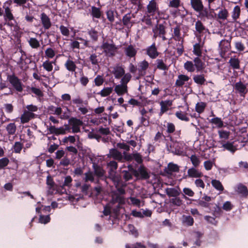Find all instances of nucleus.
Masks as SVG:
<instances>
[{"instance_id": "nucleus-61", "label": "nucleus", "mask_w": 248, "mask_h": 248, "mask_svg": "<svg viewBox=\"0 0 248 248\" xmlns=\"http://www.w3.org/2000/svg\"><path fill=\"white\" fill-rule=\"evenodd\" d=\"M123 177L125 181H128L132 179L133 173L127 170H123Z\"/></svg>"}, {"instance_id": "nucleus-4", "label": "nucleus", "mask_w": 248, "mask_h": 248, "mask_svg": "<svg viewBox=\"0 0 248 248\" xmlns=\"http://www.w3.org/2000/svg\"><path fill=\"white\" fill-rule=\"evenodd\" d=\"M7 80L17 92H21L23 91L22 83L15 75L8 76Z\"/></svg>"}, {"instance_id": "nucleus-15", "label": "nucleus", "mask_w": 248, "mask_h": 248, "mask_svg": "<svg viewBox=\"0 0 248 248\" xmlns=\"http://www.w3.org/2000/svg\"><path fill=\"white\" fill-rule=\"evenodd\" d=\"M108 156L118 161H121L123 159L122 153L115 149H110Z\"/></svg>"}, {"instance_id": "nucleus-48", "label": "nucleus", "mask_w": 248, "mask_h": 248, "mask_svg": "<svg viewBox=\"0 0 248 248\" xmlns=\"http://www.w3.org/2000/svg\"><path fill=\"white\" fill-rule=\"evenodd\" d=\"M167 132L168 134H171L175 130V126L172 123H167L166 124Z\"/></svg>"}, {"instance_id": "nucleus-42", "label": "nucleus", "mask_w": 248, "mask_h": 248, "mask_svg": "<svg viewBox=\"0 0 248 248\" xmlns=\"http://www.w3.org/2000/svg\"><path fill=\"white\" fill-rule=\"evenodd\" d=\"M94 171L95 175L98 177L103 176L105 173L104 170L101 167L93 165Z\"/></svg>"}, {"instance_id": "nucleus-50", "label": "nucleus", "mask_w": 248, "mask_h": 248, "mask_svg": "<svg viewBox=\"0 0 248 248\" xmlns=\"http://www.w3.org/2000/svg\"><path fill=\"white\" fill-rule=\"evenodd\" d=\"M104 79L102 76L97 75L94 79L95 85L97 86H100L103 84Z\"/></svg>"}, {"instance_id": "nucleus-6", "label": "nucleus", "mask_w": 248, "mask_h": 248, "mask_svg": "<svg viewBox=\"0 0 248 248\" xmlns=\"http://www.w3.org/2000/svg\"><path fill=\"white\" fill-rule=\"evenodd\" d=\"M11 4V1H7L4 3L3 8L4 9V18L5 20L9 21L14 19V16L9 6Z\"/></svg>"}, {"instance_id": "nucleus-51", "label": "nucleus", "mask_w": 248, "mask_h": 248, "mask_svg": "<svg viewBox=\"0 0 248 248\" xmlns=\"http://www.w3.org/2000/svg\"><path fill=\"white\" fill-rule=\"evenodd\" d=\"M168 168L169 171L171 172H178L179 170V166L172 163H170L168 165Z\"/></svg>"}, {"instance_id": "nucleus-47", "label": "nucleus", "mask_w": 248, "mask_h": 248, "mask_svg": "<svg viewBox=\"0 0 248 248\" xmlns=\"http://www.w3.org/2000/svg\"><path fill=\"white\" fill-rule=\"evenodd\" d=\"M131 78V75L130 74L127 73L126 74H124L123 77L121 80V83L123 85H127V84L130 81Z\"/></svg>"}, {"instance_id": "nucleus-63", "label": "nucleus", "mask_w": 248, "mask_h": 248, "mask_svg": "<svg viewBox=\"0 0 248 248\" xmlns=\"http://www.w3.org/2000/svg\"><path fill=\"white\" fill-rule=\"evenodd\" d=\"M116 146L117 148L124 150L126 151H128L130 149L129 146L124 142L118 143L117 144Z\"/></svg>"}, {"instance_id": "nucleus-35", "label": "nucleus", "mask_w": 248, "mask_h": 248, "mask_svg": "<svg viewBox=\"0 0 248 248\" xmlns=\"http://www.w3.org/2000/svg\"><path fill=\"white\" fill-rule=\"evenodd\" d=\"M182 221L186 225L191 226L193 225L194 219L190 216H183Z\"/></svg>"}, {"instance_id": "nucleus-14", "label": "nucleus", "mask_w": 248, "mask_h": 248, "mask_svg": "<svg viewBox=\"0 0 248 248\" xmlns=\"http://www.w3.org/2000/svg\"><path fill=\"white\" fill-rule=\"evenodd\" d=\"M202 176V173L195 167H192L187 170V176L190 178H200Z\"/></svg>"}, {"instance_id": "nucleus-16", "label": "nucleus", "mask_w": 248, "mask_h": 248, "mask_svg": "<svg viewBox=\"0 0 248 248\" xmlns=\"http://www.w3.org/2000/svg\"><path fill=\"white\" fill-rule=\"evenodd\" d=\"M127 86L122 84L117 85L115 86L114 91L118 95H123L127 93Z\"/></svg>"}, {"instance_id": "nucleus-11", "label": "nucleus", "mask_w": 248, "mask_h": 248, "mask_svg": "<svg viewBox=\"0 0 248 248\" xmlns=\"http://www.w3.org/2000/svg\"><path fill=\"white\" fill-rule=\"evenodd\" d=\"M147 54L151 58L155 59L158 56V52L155 46V43L153 44L151 46L146 49Z\"/></svg>"}, {"instance_id": "nucleus-7", "label": "nucleus", "mask_w": 248, "mask_h": 248, "mask_svg": "<svg viewBox=\"0 0 248 248\" xmlns=\"http://www.w3.org/2000/svg\"><path fill=\"white\" fill-rule=\"evenodd\" d=\"M69 124L72 126V132L78 133L80 131V127L82 125L83 122L79 119L71 118L69 120Z\"/></svg>"}, {"instance_id": "nucleus-32", "label": "nucleus", "mask_w": 248, "mask_h": 248, "mask_svg": "<svg viewBox=\"0 0 248 248\" xmlns=\"http://www.w3.org/2000/svg\"><path fill=\"white\" fill-rule=\"evenodd\" d=\"M175 116L177 117V118L182 121L188 122L189 120L187 113L183 112L182 111H177L175 113Z\"/></svg>"}, {"instance_id": "nucleus-26", "label": "nucleus", "mask_w": 248, "mask_h": 248, "mask_svg": "<svg viewBox=\"0 0 248 248\" xmlns=\"http://www.w3.org/2000/svg\"><path fill=\"white\" fill-rule=\"evenodd\" d=\"M193 79L196 84L201 85L204 84L206 81L204 75L203 74L194 75Z\"/></svg>"}, {"instance_id": "nucleus-13", "label": "nucleus", "mask_w": 248, "mask_h": 248, "mask_svg": "<svg viewBox=\"0 0 248 248\" xmlns=\"http://www.w3.org/2000/svg\"><path fill=\"white\" fill-rule=\"evenodd\" d=\"M137 172H138V175H135L137 177H140L143 179H147L150 177L149 174L147 171V169L143 166H140L138 170H137Z\"/></svg>"}, {"instance_id": "nucleus-29", "label": "nucleus", "mask_w": 248, "mask_h": 248, "mask_svg": "<svg viewBox=\"0 0 248 248\" xmlns=\"http://www.w3.org/2000/svg\"><path fill=\"white\" fill-rule=\"evenodd\" d=\"M65 66L68 71L71 72L75 71L77 68L75 63L70 59L66 61L65 63Z\"/></svg>"}, {"instance_id": "nucleus-64", "label": "nucleus", "mask_w": 248, "mask_h": 248, "mask_svg": "<svg viewBox=\"0 0 248 248\" xmlns=\"http://www.w3.org/2000/svg\"><path fill=\"white\" fill-rule=\"evenodd\" d=\"M213 164L214 162L210 160L206 161L203 163L204 167L205 170H209L212 169L213 166Z\"/></svg>"}, {"instance_id": "nucleus-10", "label": "nucleus", "mask_w": 248, "mask_h": 248, "mask_svg": "<svg viewBox=\"0 0 248 248\" xmlns=\"http://www.w3.org/2000/svg\"><path fill=\"white\" fill-rule=\"evenodd\" d=\"M172 104V101L170 100L161 101L160 102L161 108L159 115L161 116L163 113L167 111L170 109V108Z\"/></svg>"}, {"instance_id": "nucleus-27", "label": "nucleus", "mask_w": 248, "mask_h": 248, "mask_svg": "<svg viewBox=\"0 0 248 248\" xmlns=\"http://www.w3.org/2000/svg\"><path fill=\"white\" fill-rule=\"evenodd\" d=\"M229 63L233 69H239L240 68V61L236 57H232L229 60Z\"/></svg>"}, {"instance_id": "nucleus-31", "label": "nucleus", "mask_w": 248, "mask_h": 248, "mask_svg": "<svg viewBox=\"0 0 248 248\" xmlns=\"http://www.w3.org/2000/svg\"><path fill=\"white\" fill-rule=\"evenodd\" d=\"M222 146L224 148V150H227L232 153H234L236 150V148L233 146V143L232 142H227L222 143Z\"/></svg>"}, {"instance_id": "nucleus-52", "label": "nucleus", "mask_w": 248, "mask_h": 248, "mask_svg": "<svg viewBox=\"0 0 248 248\" xmlns=\"http://www.w3.org/2000/svg\"><path fill=\"white\" fill-rule=\"evenodd\" d=\"M92 15L96 18H99L101 16V12L100 9L94 6L92 7Z\"/></svg>"}, {"instance_id": "nucleus-25", "label": "nucleus", "mask_w": 248, "mask_h": 248, "mask_svg": "<svg viewBox=\"0 0 248 248\" xmlns=\"http://www.w3.org/2000/svg\"><path fill=\"white\" fill-rule=\"evenodd\" d=\"M229 16V12L225 8H221L218 14H217V17L218 19H221L222 20H225L227 19Z\"/></svg>"}, {"instance_id": "nucleus-36", "label": "nucleus", "mask_w": 248, "mask_h": 248, "mask_svg": "<svg viewBox=\"0 0 248 248\" xmlns=\"http://www.w3.org/2000/svg\"><path fill=\"white\" fill-rule=\"evenodd\" d=\"M236 191L239 194L247 196L248 195V190L247 187L242 185H239L237 187Z\"/></svg>"}, {"instance_id": "nucleus-57", "label": "nucleus", "mask_w": 248, "mask_h": 248, "mask_svg": "<svg viewBox=\"0 0 248 248\" xmlns=\"http://www.w3.org/2000/svg\"><path fill=\"white\" fill-rule=\"evenodd\" d=\"M180 5V0H171L170 1L169 6L170 7L177 8Z\"/></svg>"}, {"instance_id": "nucleus-19", "label": "nucleus", "mask_w": 248, "mask_h": 248, "mask_svg": "<svg viewBox=\"0 0 248 248\" xmlns=\"http://www.w3.org/2000/svg\"><path fill=\"white\" fill-rule=\"evenodd\" d=\"M112 73L116 78H120L125 73L124 69L121 66L117 65L114 67Z\"/></svg>"}, {"instance_id": "nucleus-62", "label": "nucleus", "mask_w": 248, "mask_h": 248, "mask_svg": "<svg viewBox=\"0 0 248 248\" xmlns=\"http://www.w3.org/2000/svg\"><path fill=\"white\" fill-rule=\"evenodd\" d=\"M22 147L23 145L20 142H16L14 146V151L16 153H20L22 149Z\"/></svg>"}, {"instance_id": "nucleus-59", "label": "nucleus", "mask_w": 248, "mask_h": 248, "mask_svg": "<svg viewBox=\"0 0 248 248\" xmlns=\"http://www.w3.org/2000/svg\"><path fill=\"white\" fill-rule=\"evenodd\" d=\"M60 30L61 33L65 36H68L69 35L70 31L69 29L63 25L60 27Z\"/></svg>"}, {"instance_id": "nucleus-55", "label": "nucleus", "mask_w": 248, "mask_h": 248, "mask_svg": "<svg viewBox=\"0 0 248 248\" xmlns=\"http://www.w3.org/2000/svg\"><path fill=\"white\" fill-rule=\"evenodd\" d=\"M230 134V133L229 131L224 130H220L218 131L219 138L221 139H224L225 140L228 139Z\"/></svg>"}, {"instance_id": "nucleus-40", "label": "nucleus", "mask_w": 248, "mask_h": 248, "mask_svg": "<svg viewBox=\"0 0 248 248\" xmlns=\"http://www.w3.org/2000/svg\"><path fill=\"white\" fill-rule=\"evenodd\" d=\"M113 91L112 87H106L103 88L99 94L102 97H106L109 95Z\"/></svg>"}, {"instance_id": "nucleus-1", "label": "nucleus", "mask_w": 248, "mask_h": 248, "mask_svg": "<svg viewBox=\"0 0 248 248\" xmlns=\"http://www.w3.org/2000/svg\"><path fill=\"white\" fill-rule=\"evenodd\" d=\"M193 62L187 61L184 64V67L186 70L188 72L192 73L194 72L195 70L197 72H200L202 71L204 68V63L202 60L198 57L195 58Z\"/></svg>"}, {"instance_id": "nucleus-18", "label": "nucleus", "mask_w": 248, "mask_h": 248, "mask_svg": "<svg viewBox=\"0 0 248 248\" xmlns=\"http://www.w3.org/2000/svg\"><path fill=\"white\" fill-rule=\"evenodd\" d=\"M192 7L197 12L202 11L203 5L201 0H190Z\"/></svg>"}, {"instance_id": "nucleus-54", "label": "nucleus", "mask_w": 248, "mask_h": 248, "mask_svg": "<svg viewBox=\"0 0 248 248\" xmlns=\"http://www.w3.org/2000/svg\"><path fill=\"white\" fill-rule=\"evenodd\" d=\"M157 68L163 70H166L168 69V67L167 65L164 63L163 60H157Z\"/></svg>"}, {"instance_id": "nucleus-38", "label": "nucleus", "mask_w": 248, "mask_h": 248, "mask_svg": "<svg viewBox=\"0 0 248 248\" xmlns=\"http://www.w3.org/2000/svg\"><path fill=\"white\" fill-rule=\"evenodd\" d=\"M173 38L175 40L180 41L181 43L183 42L182 38L181 37L180 29L178 27L174 28Z\"/></svg>"}, {"instance_id": "nucleus-3", "label": "nucleus", "mask_w": 248, "mask_h": 248, "mask_svg": "<svg viewBox=\"0 0 248 248\" xmlns=\"http://www.w3.org/2000/svg\"><path fill=\"white\" fill-rule=\"evenodd\" d=\"M110 178L114 181V184L117 185L120 179L116 175V170L118 167L117 163L114 161H110L108 164Z\"/></svg>"}, {"instance_id": "nucleus-23", "label": "nucleus", "mask_w": 248, "mask_h": 248, "mask_svg": "<svg viewBox=\"0 0 248 248\" xmlns=\"http://www.w3.org/2000/svg\"><path fill=\"white\" fill-rule=\"evenodd\" d=\"M157 11L158 9L156 6V3L153 0L150 1L147 5V12L153 16Z\"/></svg>"}, {"instance_id": "nucleus-33", "label": "nucleus", "mask_w": 248, "mask_h": 248, "mask_svg": "<svg viewBox=\"0 0 248 248\" xmlns=\"http://www.w3.org/2000/svg\"><path fill=\"white\" fill-rule=\"evenodd\" d=\"M190 159L194 167L197 168L200 166L201 164L200 158L196 155H191Z\"/></svg>"}, {"instance_id": "nucleus-20", "label": "nucleus", "mask_w": 248, "mask_h": 248, "mask_svg": "<svg viewBox=\"0 0 248 248\" xmlns=\"http://www.w3.org/2000/svg\"><path fill=\"white\" fill-rule=\"evenodd\" d=\"M247 84H245L241 81L235 83V89L239 93L245 94L247 92Z\"/></svg>"}, {"instance_id": "nucleus-56", "label": "nucleus", "mask_w": 248, "mask_h": 248, "mask_svg": "<svg viewBox=\"0 0 248 248\" xmlns=\"http://www.w3.org/2000/svg\"><path fill=\"white\" fill-rule=\"evenodd\" d=\"M85 181L88 182L89 181L93 182L94 181V175L93 173L90 171L85 173Z\"/></svg>"}, {"instance_id": "nucleus-39", "label": "nucleus", "mask_w": 248, "mask_h": 248, "mask_svg": "<svg viewBox=\"0 0 248 248\" xmlns=\"http://www.w3.org/2000/svg\"><path fill=\"white\" fill-rule=\"evenodd\" d=\"M206 106V104L205 103L202 102H198L196 105L195 110L198 113H201L204 111Z\"/></svg>"}, {"instance_id": "nucleus-12", "label": "nucleus", "mask_w": 248, "mask_h": 248, "mask_svg": "<svg viewBox=\"0 0 248 248\" xmlns=\"http://www.w3.org/2000/svg\"><path fill=\"white\" fill-rule=\"evenodd\" d=\"M40 18L41 23L44 29L46 30L49 29L51 26V22L48 16L46 14L43 13L41 15Z\"/></svg>"}, {"instance_id": "nucleus-24", "label": "nucleus", "mask_w": 248, "mask_h": 248, "mask_svg": "<svg viewBox=\"0 0 248 248\" xmlns=\"http://www.w3.org/2000/svg\"><path fill=\"white\" fill-rule=\"evenodd\" d=\"M56 60L54 61H49V60H46L43 63L42 66L44 69L46 71L51 72L53 70V64H56Z\"/></svg>"}, {"instance_id": "nucleus-17", "label": "nucleus", "mask_w": 248, "mask_h": 248, "mask_svg": "<svg viewBox=\"0 0 248 248\" xmlns=\"http://www.w3.org/2000/svg\"><path fill=\"white\" fill-rule=\"evenodd\" d=\"M126 56L129 58L134 57L137 54V50L132 45H129L124 48Z\"/></svg>"}, {"instance_id": "nucleus-37", "label": "nucleus", "mask_w": 248, "mask_h": 248, "mask_svg": "<svg viewBox=\"0 0 248 248\" xmlns=\"http://www.w3.org/2000/svg\"><path fill=\"white\" fill-rule=\"evenodd\" d=\"M211 184L217 190L222 191L224 190L223 186L219 181L216 179L213 180L211 181Z\"/></svg>"}, {"instance_id": "nucleus-58", "label": "nucleus", "mask_w": 248, "mask_h": 248, "mask_svg": "<svg viewBox=\"0 0 248 248\" xmlns=\"http://www.w3.org/2000/svg\"><path fill=\"white\" fill-rule=\"evenodd\" d=\"M131 16L130 14H127L125 15L123 18V21L124 23V24L129 26L131 25L130 24V20H131Z\"/></svg>"}, {"instance_id": "nucleus-60", "label": "nucleus", "mask_w": 248, "mask_h": 248, "mask_svg": "<svg viewBox=\"0 0 248 248\" xmlns=\"http://www.w3.org/2000/svg\"><path fill=\"white\" fill-rule=\"evenodd\" d=\"M133 159L139 164L141 163L143 161L142 156L138 153H133Z\"/></svg>"}, {"instance_id": "nucleus-34", "label": "nucleus", "mask_w": 248, "mask_h": 248, "mask_svg": "<svg viewBox=\"0 0 248 248\" xmlns=\"http://www.w3.org/2000/svg\"><path fill=\"white\" fill-rule=\"evenodd\" d=\"M240 15V8L239 6H235L232 12V17L233 21H236L239 17Z\"/></svg>"}, {"instance_id": "nucleus-53", "label": "nucleus", "mask_w": 248, "mask_h": 248, "mask_svg": "<svg viewBox=\"0 0 248 248\" xmlns=\"http://www.w3.org/2000/svg\"><path fill=\"white\" fill-rule=\"evenodd\" d=\"M171 202L174 205L180 206L183 204V201L180 198L175 197L171 200Z\"/></svg>"}, {"instance_id": "nucleus-49", "label": "nucleus", "mask_w": 248, "mask_h": 248, "mask_svg": "<svg viewBox=\"0 0 248 248\" xmlns=\"http://www.w3.org/2000/svg\"><path fill=\"white\" fill-rule=\"evenodd\" d=\"M183 191L184 193L183 197L186 199L187 197L185 195H187L189 197H193L194 195V191L189 188L185 187L183 189Z\"/></svg>"}, {"instance_id": "nucleus-21", "label": "nucleus", "mask_w": 248, "mask_h": 248, "mask_svg": "<svg viewBox=\"0 0 248 248\" xmlns=\"http://www.w3.org/2000/svg\"><path fill=\"white\" fill-rule=\"evenodd\" d=\"M165 191L169 197H175L180 194V189L178 187L177 188H167Z\"/></svg>"}, {"instance_id": "nucleus-5", "label": "nucleus", "mask_w": 248, "mask_h": 248, "mask_svg": "<svg viewBox=\"0 0 248 248\" xmlns=\"http://www.w3.org/2000/svg\"><path fill=\"white\" fill-rule=\"evenodd\" d=\"M101 47L106 54L109 57L115 55L118 49V47L114 44L108 42L103 43Z\"/></svg>"}, {"instance_id": "nucleus-22", "label": "nucleus", "mask_w": 248, "mask_h": 248, "mask_svg": "<svg viewBox=\"0 0 248 248\" xmlns=\"http://www.w3.org/2000/svg\"><path fill=\"white\" fill-rule=\"evenodd\" d=\"M189 79V77L185 75H180L175 82V85L178 87H181L184 85L186 82Z\"/></svg>"}, {"instance_id": "nucleus-30", "label": "nucleus", "mask_w": 248, "mask_h": 248, "mask_svg": "<svg viewBox=\"0 0 248 248\" xmlns=\"http://www.w3.org/2000/svg\"><path fill=\"white\" fill-rule=\"evenodd\" d=\"M30 46L34 49H37L40 46L39 41L35 38H30L28 40Z\"/></svg>"}, {"instance_id": "nucleus-43", "label": "nucleus", "mask_w": 248, "mask_h": 248, "mask_svg": "<svg viewBox=\"0 0 248 248\" xmlns=\"http://www.w3.org/2000/svg\"><path fill=\"white\" fill-rule=\"evenodd\" d=\"M211 122L216 125L218 128L222 127L223 125V123L220 118L216 117L211 119Z\"/></svg>"}, {"instance_id": "nucleus-8", "label": "nucleus", "mask_w": 248, "mask_h": 248, "mask_svg": "<svg viewBox=\"0 0 248 248\" xmlns=\"http://www.w3.org/2000/svg\"><path fill=\"white\" fill-rule=\"evenodd\" d=\"M185 144L183 142L175 141L172 144V147L170 146V151L176 155H181L184 148Z\"/></svg>"}, {"instance_id": "nucleus-41", "label": "nucleus", "mask_w": 248, "mask_h": 248, "mask_svg": "<svg viewBox=\"0 0 248 248\" xmlns=\"http://www.w3.org/2000/svg\"><path fill=\"white\" fill-rule=\"evenodd\" d=\"M16 129V126L15 123H10L6 126V130L10 135H14Z\"/></svg>"}, {"instance_id": "nucleus-45", "label": "nucleus", "mask_w": 248, "mask_h": 248, "mask_svg": "<svg viewBox=\"0 0 248 248\" xmlns=\"http://www.w3.org/2000/svg\"><path fill=\"white\" fill-rule=\"evenodd\" d=\"M195 28L196 31L200 33L203 32L205 30L203 24L199 20L196 22Z\"/></svg>"}, {"instance_id": "nucleus-46", "label": "nucleus", "mask_w": 248, "mask_h": 248, "mask_svg": "<svg viewBox=\"0 0 248 248\" xmlns=\"http://www.w3.org/2000/svg\"><path fill=\"white\" fill-rule=\"evenodd\" d=\"M65 127H60L57 128V134L58 135H64L66 133L67 131H69L70 128L68 125L66 124L64 125Z\"/></svg>"}, {"instance_id": "nucleus-28", "label": "nucleus", "mask_w": 248, "mask_h": 248, "mask_svg": "<svg viewBox=\"0 0 248 248\" xmlns=\"http://www.w3.org/2000/svg\"><path fill=\"white\" fill-rule=\"evenodd\" d=\"M202 45L200 43H197L193 46V53L199 58L202 56Z\"/></svg>"}, {"instance_id": "nucleus-9", "label": "nucleus", "mask_w": 248, "mask_h": 248, "mask_svg": "<svg viewBox=\"0 0 248 248\" xmlns=\"http://www.w3.org/2000/svg\"><path fill=\"white\" fill-rule=\"evenodd\" d=\"M125 202V199L122 195L117 193H113L112 194L111 200L109 204L118 203L119 204H124Z\"/></svg>"}, {"instance_id": "nucleus-2", "label": "nucleus", "mask_w": 248, "mask_h": 248, "mask_svg": "<svg viewBox=\"0 0 248 248\" xmlns=\"http://www.w3.org/2000/svg\"><path fill=\"white\" fill-rule=\"evenodd\" d=\"M26 108L20 117L22 124L28 123L31 119L34 118L35 115L34 112L38 110L37 107L33 105H27Z\"/></svg>"}, {"instance_id": "nucleus-44", "label": "nucleus", "mask_w": 248, "mask_h": 248, "mask_svg": "<svg viewBox=\"0 0 248 248\" xmlns=\"http://www.w3.org/2000/svg\"><path fill=\"white\" fill-rule=\"evenodd\" d=\"M45 53L46 57L48 59H52L55 55V51L50 47L46 48Z\"/></svg>"}]
</instances>
